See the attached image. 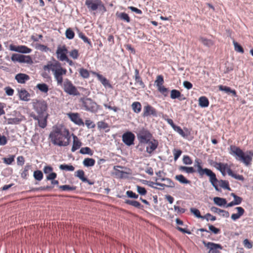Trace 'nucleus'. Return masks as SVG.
Segmentation results:
<instances>
[{"label":"nucleus","instance_id":"1","mask_svg":"<svg viewBox=\"0 0 253 253\" xmlns=\"http://www.w3.org/2000/svg\"><path fill=\"white\" fill-rule=\"evenodd\" d=\"M52 143L59 146H66L70 144L71 136L69 131L65 128L54 127L49 134Z\"/></svg>","mask_w":253,"mask_h":253},{"label":"nucleus","instance_id":"2","mask_svg":"<svg viewBox=\"0 0 253 253\" xmlns=\"http://www.w3.org/2000/svg\"><path fill=\"white\" fill-rule=\"evenodd\" d=\"M230 150V154L235 156L237 161L243 163L247 166L250 165L253 156V152L247 151L244 153L240 148L235 145H231Z\"/></svg>","mask_w":253,"mask_h":253},{"label":"nucleus","instance_id":"3","mask_svg":"<svg viewBox=\"0 0 253 253\" xmlns=\"http://www.w3.org/2000/svg\"><path fill=\"white\" fill-rule=\"evenodd\" d=\"M215 167L220 171V172L224 175V173L226 170L228 174L236 179L242 180H244V177L242 175L237 174L234 173L232 169L228 167L227 164H224L221 163H215Z\"/></svg>","mask_w":253,"mask_h":253},{"label":"nucleus","instance_id":"4","mask_svg":"<svg viewBox=\"0 0 253 253\" xmlns=\"http://www.w3.org/2000/svg\"><path fill=\"white\" fill-rule=\"evenodd\" d=\"M34 110L40 117H43L47 108V105L45 101L41 99H34L32 102Z\"/></svg>","mask_w":253,"mask_h":253},{"label":"nucleus","instance_id":"5","mask_svg":"<svg viewBox=\"0 0 253 253\" xmlns=\"http://www.w3.org/2000/svg\"><path fill=\"white\" fill-rule=\"evenodd\" d=\"M84 110L92 113L96 112L98 109L97 104L90 98L83 97L80 99Z\"/></svg>","mask_w":253,"mask_h":253},{"label":"nucleus","instance_id":"6","mask_svg":"<svg viewBox=\"0 0 253 253\" xmlns=\"http://www.w3.org/2000/svg\"><path fill=\"white\" fill-rule=\"evenodd\" d=\"M61 86L64 91L69 95L73 96L80 95V93L76 87L74 85L71 81L68 79H65Z\"/></svg>","mask_w":253,"mask_h":253},{"label":"nucleus","instance_id":"7","mask_svg":"<svg viewBox=\"0 0 253 253\" xmlns=\"http://www.w3.org/2000/svg\"><path fill=\"white\" fill-rule=\"evenodd\" d=\"M85 5L89 11H95L98 9L106 11L105 7L101 0H86Z\"/></svg>","mask_w":253,"mask_h":253},{"label":"nucleus","instance_id":"8","mask_svg":"<svg viewBox=\"0 0 253 253\" xmlns=\"http://www.w3.org/2000/svg\"><path fill=\"white\" fill-rule=\"evenodd\" d=\"M11 60L13 62L27 63L32 64L33 62L32 58L29 55H24L19 54H13L11 57Z\"/></svg>","mask_w":253,"mask_h":253},{"label":"nucleus","instance_id":"9","mask_svg":"<svg viewBox=\"0 0 253 253\" xmlns=\"http://www.w3.org/2000/svg\"><path fill=\"white\" fill-rule=\"evenodd\" d=\"M137 136L140 143L146 144L149 142L152 136L149 131L143 129L138 132Z\"/></svg>","mask_w":253,"mask_h":253},{"label":"nucleus","instance_id":"10","mask_svg":"<svg viewBox=\"0 0 253 253\" xmlns=\"http://www.w3.org/2000/svg\"><path fill=\"white\" fill-rule=\"evenodd\" d=\"M203 244L209 249L208 253H221L220 250L222 249V247L220 244L206 242H203Z\"/></svg>","mask_w":253,"mask_h":253},{"label":"nucleus","instance_id":"11","mask_svg":"<svg viewBox=\"0 0 253 253\" xmlns=\"http://www.w3.org/2000/svg\"><path fill=\"white\" fill-rule=\"evenodd\" d=\"M68 53V49L66 46L64 45L63 46H59L56 51L57 58L61 61H64V60L68 57L67 53Z\"/></svg>","mask_w":253,"mask_h":253},{"label":"nucleus","instance_id":"12","mask_svg":"<svg viewBox=\"0 0 253 253\" xmlns=\"http://www.w3.org/2000/svg\"><path fill=\"white\" fill-rule=\"evenodd\" d=\"M66 73V69L62 68L53 74L54 78L57 82V85H62V83L63 82V76L65 75Z\"/></svg>","mask_w":253,"mask_h":253},{"label":"nucleus","instance_id":"13","mask_svg":"<svg viewBox=\"0 0 253 253\" xmlns=\"http://www.w3.org/2000/svg\"><path fill=\"white\" fill-rule=\"evenodd\" d=\"M62 68L61 63L58 61H54L53 62H49L43 67L44 70H50L53 74Z\"/></svg>","mask_w":253,"mask_h":253},{"label":"nucleus","instance_id":"14","mask_svg":"<svg viewBox=\"0 0 253 253\" xmlns=\"http://www.w3.org/2000/svg\"><path fill=\"white\" fill-rule=\"evenodd\" d=\"M9 49L11 51H16L22 53H29L32 49L25 45L16 46L13 44L9 45Z\"/></svg>","mask_w":253,"mask_h":253},{"label":"nucleus","instance_id":"15","mask_svg":"<svg viewBox=\"0 0 253 253\" xmlns=\"http://www.w3.org/2000/svg\"><path fill=\"white\" fill-rule=\"evenodd\" d=\"M135 136L131 132H127L123 134L122 140L123 142L127 146H130L133 144Z\"/></svg>","mask_w":253,"mask_h":253},{"label":"nucleus","instance_id":"16","mask_svg":"<svg viewBox=\"0 0 253 253\" xmlns=\"http://www.w3.org/2000/svg\"><path fill=\"white\" fill-rule=\"evenodd\" d=\"M197 172L201 177L203 176L204 175L208 176L209 177L210 182L216 177L215 174L211 170L207 168L200 169Z\"/></svg>","mask_w":253,"mask_h":253},{"label":"nucleus","instance_id":"17","mask_svg":"<svg viewBox=\"0 0 253 253\" xmlns=\"http://www.w3.org/2000/svg\"><path fill=\"white\" fill-rule=\"evenodd\" d=\"M197 172L201 177L203 176L204 175L208 176L209 177L210 182L216 177L215 174L211 170L207 168L200 169Z\"/></svg>","mask_w":253,"mask_h":253},{"label":"nucleus","instance_id":"18","mask_svg":"<svg viewBox=\"0 0 253 253\" xmlns=\"http://www.w3.org/2000/svg\"><path fill=\"white\" fill-rule=\"evenodd\" d=\"M190 211L197 218L202 219H206L207 221L209 220L208 218V216L211 217L210 220L214 221L216 220V217L212 215L211 214L208 213H207L205 216H202L199 210L195 208H191Z\"/></svg>","mask_w":253,"mask_h":253},{"label":"nucleus","instance_id":"19","mask_svg":"<svg viewBox=\"0 0 253 253\" xmlns=\"http://www.w3.org/2000/svg\"><path fill=\"white\" fill-rule=\"evenodd\" d=\"M67 115L71 121L76 125L84 126V123L78 113H68Z\"/></svg>","mask_w":253,"mask_h":253},{"label":"nucleus","instance_id":"20","mask_svg":"<svg viewBox=\"0 0 253 253\" xmlns=\"http://www.w3.org/2000/svg\"><path fill=\"white\" fill-rule=\"evenodd\" d=\"M149 116L156 117L157 113V111L154 108L149 105H147L144 107L143 116L145 117Z\"/></svg>","mask_w":253,"mask_h":253},{"label":"nucleus","instance_id":"21","mask_svg":"<svg viewBox=\"0 0 253 253\" xmlns=\"http://www.w3.org/2000/svg\"><path fill=\"white\" fill-rule=\"evenodd\" d=\"M146 144H148V146L146 148V151L149 154H152V152L157 149L158 146V142L157 140L155 139H153L152 141L150 140L149 142Z\"/></svg>","mask_w":253,"mask_h":253},{"label":"nucleus","instance_id":"22","mask_svg":"<svg viewBox=\"0 0 253 253\" xmlns=\"http://www.w3.org/2000/svg\"><path fill=\"white\" fill-rule=\"evenodd\" d=\"M18 93L19 97L21 100L27 101L29 100L30 95L25 89H18Z\"/></svg>","mask_w":253,"mask_h":253},{"label":"nucleus","instance_id":"23","mask_svg":"<svg viewBox=\"0 0 253 253\" xmlns=\"http://www.w3.org/2000/svg\"><path fill=\"white\" fill-rule=\"evenodd\" d=\"M75 176L78 177L83 182H87L89 185H92L93 184V182H90L87 178L85 177L84 176V172L83 170L80 169L77 170L75 174Z\"/></svg>","mask_w":253,"mask_h":253},{"label":"nucleus","instance_id":"24","mask_svg":"<svg viewBox=\"0 0 253 253\" xmlns=\"http://www.w3.org/2000/svg\"><path fill=\"white\" fill-rule=\"evenodd\" d=\"M15 79L18 83L24 84L30 79V77L25 74L19 73L15 76Z\"/></svg>","mask_w":253,"mask_h":253},{"label":"nucleus","instance_id":"25","mask_svg":"<svg viewBox=\"0 0 253 253\" xmlns=\"http://www.w3.org/2000/svg\"><path fill=\"white\" fill-rule=\"evenodd\" d=\"M161 180L162 181H165V183H161L160 184H157V186H160L161 187H170L173 188L174 187V184L173 182L169 178H162L161 179Z\"/></svg>","mask_w":253,"mask_h":253},{"label":"nucleus","instance_id":"26","mask_svg":"<svg viewBox=\"0 0 253 253\" xmlns=\"http://www.w3.org/2000/svg\"><path fill=\"white\" fill-rule=\"evenodd\" d=\"M73 146L71 149L72 152H74L76 151L77 149H79L80 147L82 146V142L79 140L78 137L76 135H74L73 134Z\"/></svg>","mask_w":253,"mask_h":253},{"label":"nucleus","instance_id":"27","mask_svg":"<svg viewBox=\"0 0 253 253\" xmlns=\"http://www.w3.org/2000/svg\"><path fill=\"white\" fill-rule=\"evenodd\" d=\"M236 209L237 210L238 213H233L231 215V219L234 221L239 219L242 215L244 214L245 212L244 209L241 207H236Z\"/></svg>","mask_w":253,"mask_h":253},{"label":"nucleus","instance_id":"28","mask_svg":"<svg viewBox=\"0 0 253 253\" xmlns=\"http://www.w3.org/2000/svg\"><path fill=\"white\" fill-rule=\"evenodd\" d=\"M134 79L135 81V84H138L139 86L142 88L145 87V84L142 82L141 77L139 75V70L137 69L135 70Z\"/></svg>","mask_w":253,"mask_h":253},{"label":"nucleus","instance_id":"29","mask_svg":"<svg viewBox=\"0 0 253 253\" xmlns=\"http://www.w3.org/2000/svg\"><path fill=\"white\" fill-rule=\"evenodd\" d=\"M211 211L215 213H217L219 214H222L223 217H228L229 213L228 211L218 209L215 207H212L211 209Z\"/></svg>","mask_w":253,"mask_h":253},{"label":"nucleus","instance_id":"30","mask_svg":"<svg viewBox=\"0 0 253 253\" xmlns=\"http://www.w3.org/2000/svg\"><path fill=\"white\" fill-rule=\"evenodd\" d=\"M199 105L202 108L208 107L209 105V101L208 99L204 96L200 97L199 98Z\"/></svg>","mask_w":253,"mask_h":253},{"label":"nucleus","instance_id":"31","mask_svg":"<svg viewBox=\"0 0 253 253\" xmlns=\"http://www.w3.org/2000/svg\"><path fill=\"white\" fill-rule=\"evenodd\" d=\"M220 90L224 91L228 94H232L234 96H236V92L235 90H232L230 87L226 86L220 85L219 86Z\"/></svg>","mask_w":253,"mask_h":253},{"label":"nucleus","instance_id":"32","mask_svg":"<svg viewBox=\"0 0 253 253\" xmlns=\"http://www.w3.org/2000/svg\"><path fill=\"white\" fill-rule=\"evenodd\" d=\"M125 203L139 209H142L143 208V206L141 205L139 202L136 201L126 200L125 201Z\"/></svg>","mask_w":253,"mask_h":253},{"label":"nucleus","instance_id":"33","mask_svg":"<svg viewBox=\"0 0 253 253\" xmlns=\"http://www.w3.org/2000/svg\"><path fill=\"white\" fill-rule=\"evenodd\" d=\"M182 96L180 92L176 89H172L170 91V98L172 99H179V100L182 99L180 98V97Z\"/></svg>","mask_w":253,"mask_h":253},{"label":"nucleus","instance_id":"34","mask_svg":"<svg viewBox=\"0 0 253 253\" xmlns=\"http://www.w3.org/2000/svg\"><path fill=\"white\" fill-rule=\"evenodd\" d=\"M47 115L46 116L43 115L42 118H39L38 120L39 126L42 128H45L47 126Z\"/></svg>","mask_w":253,"mask_h":253},{"label":"nucleus","instance_id":"35","mask_svg":"<svg viewBox=\"0 0 253 253\" xmlns=\"http://www.w3.org/2000/svg\"><path fill=\"white\" fill-rule=\"evenodd\" d=\"M213 202L215 204L220 207L225 206L226 204V200L225 199L217 197L213 198Z\"/></svg>","mask_w":253,"mask_h":253},{"label":"nucleus","instance_id":"36","mask_svg":"<svg viewBox=\"0 0 253 253\" xmlns=\"http://www.w3.org/2000/svg\"><path fill=\"white\" fill-rule=\"evenodd\" d=\"M95 163V161L93 159L89 158L84 159L83 162V165L87 167L93 166Z\"/></svg>","mask_w":253,"mask_h":253},{"label":"nucleus","instance_id":"37","mask_svg":"<svg viewBox=\"0 0 253 253\" xmlns=\"http://www.w3.org/2000/svg\"><path fill=\"white\" fill-rule=\"evenodd\" d=\"M36 87L41 92L43 93H47L49 90L48 85L44 83L38 84L37 85Z\"/></svg>","mask_w":253,"mask_h":253},{"label":"nucleus","instance_id":"38","mask_svg":"<svg viewBox=\"0 0 253 253\" xmlns=\"http://www.w3.org/2000/svg\"><path fill=\"white\" fill-rule=\"evenodd\" d=\"M133 111L136 113H139L141 110V105L139 102H134L131 105Z\"/></svg>","mask_w":253,"mask_h":253},{"label":"nucleus","instance_id":"39","mask_svg":"<svg viewBox=\"0 0 253 253\" xmlns=\"http://www.w3.org/2000/svg\"><path fill=\"white\" fill-rule=\"evenodd\" d=\"M78 36L84 42L87 43L89 44V45L91 47L92 44L91 42L89 39L87 37H86L84 34L82 32L78 31Z\"/></svg>","mask_w":253,"mask_h":253},{"label":"nucleus","instance_id":"40","mask_svg":"<svg viewBox=\"0 0 253 253\" xmlns=\"http://www.w3.org/2000/svg\"><path fill=\"white\" fill-rule=\"evenodd\" d=\"M117 16L120 18L121 20L126 21L127 23L130 22V19L128 14L122 12L120 13H117Z\"/></svg>","mask_w":253,"mask_h":253},{"label":"nucleus","instance_id":"41","mask_svg":"<svg viewBox=\"0 0 253 253\" xmlns=\"http://www.w3.org/2000/svg\"><path fill=\"white\" fill-rule=\"evenodd\" d=\"M175 179L183 184H189L190 181L187 180L183 175L179 174L175 176Z\"/></svg>","mask_w":253,"mask_h":253},{"label":"nucleus","instance_id":"42","mask_svg":"<svg viewBox=\"0 0 253 253\" xmlns=\"http://www.w3.org/2000/svg\"><path fill=\"white\" fill-rule=\"evenodd\" d=\"M24 117L21 116L20 118H10L8 120V124H18L22 121L23 120Z\"/></svg>","mask_w":253,"mask_h":253},{"label":"nucleus","instance_id":"43","mask_svg":"<svg viewBox=\"0 0 253 253\" xmlns=\"http://www.w3.org/2000/svg\"><path fill=\"white\" fill-rule=\"evenodd\" d=\"M118 168H123V167L119 166L114 167V169L115 170V174L121 178H123L124 177V174H127V173L124 171L119 170Z\"/></svg>","mask_w":253,"mask_h":253},{"label":"nucleus","instance_id":"44","mask_svg":"<svg viewBox=\"0 0 253 253\" xmlns=\"http://www.w3.org/2000/svg\"><path fill=\"white\" fill-rule=\"evenodd\" d=\"M179 169L182 171H185L187 173H192L195 172V170L193 167L180 166L179 168Z\"/></svg>","mask_w":253,"mask_h":253},{"label":"nucleus","instance_id":"45","mask_svg":"<svg viewBox=\"0 0 253 253\" xmlns=\"http://www.w3.org/2000/svg\"><path fill=\"white\" fill-rule=\"evenodd\" d=\"M200 41L205 46L208 47H210L212 46L213 44L212 41L211 40H208L204 38H201L200 39Z\"/></svg>","mask_w":253,"mask_h":253},{"label":"nucleus","instance_id":"46","mask_svg":"<svg viewBox=\"0 0 253 253\" xmlns=\"http://www.w3.org/2000/svg\"><path fill=\"white\" fill-rule=\"evenodd\" d=\"M59 169L61 170H65L66 171H74L75 168L72 165H68L66 164H62L59 166Z\"/></svg>","mask_w":253,"mask_h":253},{"label":"nucleus","instance_id":"47","mask_svg":"<svg viewBox=\"0 0 253 253\" xmlns=\"http://www.w3.org/2000/svg\"><path fill=\"white\" fill-rule=\"evenodd\" d=\"M33 176L36 180L41 181L43 178V173L42 171L37 170L34 172Z\"/></svg>","mask_w":253,"mask_h":253},{"label":"nucleus","instance_id":"48","mask_svg":"<svg viewBox=\"0 0 253 253\" xmlns=\"http://www.w3.org/2000/svg\"><path fill=\"white\" fill-rule=\"evenodd\" d=\"M65 35L67 39L71 40L74 38L75 33L71 28H68L66 30Z\"/></svg>","mask_w":253,"mask_h":253},{"label":"nucleus","instance_id":"49","mask_svg":"<svg viewBox=\"0 0 253 253\" xmlns=\"http://www.w3.org/2000/svg\"><path fill=\"white\" fill-rule=\"evenodd\" d=\"M96 76L97 77L98 80L105 86H106L107 84H109L108 80L105 77H104L102 75L97 73V74H96Z\"/></svg>","mask_w":253,"mask_h":253},{"label":"nucleus","instance_id":"50","mask_svg":"<svg viewBox=\"0 0 253 253\" xmlns=\"http://www.w3.org/2000/svg\"><path fill=\"white\" fill-rule=\"evenodd\" d=\"M31 166L29 165H27L25 166L23 170L21 173V176L23 178L26 179L27 178V176L29 174L28 171L29 170Z\"/></svg>","mask_w":253,"mask_h":253},{"label":"nucleus","instance_id":"51","mask_svg":"<svg viewBox=\"0 0 253 253\" xmlns=\"http://www.w3.org/2000/svg\"><path fill=\"white\" fill-rule=\"evenodd\" d=\"M80 153L82 154H88L90 156L93 154L91 150L88 147L82 148L80 150Z\"/></svg>","mask_w":253,"mask_h":253},{"label":"nucleus","instance_id":"52","mask_svg":"<svg viewBox=\"0 0 253 253\" xmlns=\"http://www.w3.org/2000/svg\"><path fill=\"white\" fill-rule=\"evenodd\" d=\"M59 189H62L63 191H74L76 190V187L74 186H70L69 185H61L59 187Z\"/></svg>","mask_w":253,"mask_h":253},{"label":"nucleus","instance_id":"53","mask_svg":"<svg viewBox=\"0 0 253 253\" xmlns=\"http://www.w3.org/2000/svg\"><path fill=\"white\" fill-rule=\"evenodd\" d=\"M69 56L74 59H77L79 57V51L76 49L72 50L69 52Z\"/></svg>","mask_w":253,"mask_h":253},{"label":"nucleus","instance_id":"54","mask_svg":"<svg viewBox=\"0 0 253 253\" xmlns=\"http://www.w3.org/2000/svg\"><path fill=\"white\" fill-rule=\"evenodd\" d=\"M233 45L234 46L235 50L237 52H239L243 53L244 52V49L243 47L236 42L233 41Z\"/></svg>","mask_w":253,"mask_h":253},{"label":"nucleus","instance_id":"55","mask_svg":"<svg viewBox=\"0 0 253 253\" xmlns=\"http://www.w3.org/2000/svg\"><path fill=\"white\" fill-rule=\"evenodd\" d=\"M79 73L80 75L84 78H87L89 76L88 71L86 69L82 68L80 70Z\"/></svg>","mask_w":253,"mask_h":253},{"label":"nucleus","instance_id":"56","mask_svg":"<svg viewBox=\"0 0 253 253\" xmlns=\"http://www.w3.org/2000/svg\"><path fill=\"white\" fill-rule=\"evenodd\" d=\"M220 186L225 189L230 190V188L229 186L228 182L226 180H221L219 182Z\"/></svg>","mask_w":253,"mask_h":253},{"label":"nucleus","instance_id":"57","mask_svg":"<svg viewBox=\"0 0 253 253\" xmlns=\"http://www.w3.org/2000/svg\"><path fill=\"white\" fill-rule=\"evenodd\" d=\"M157 87L162 85L164 83L163 77L162 75H159L157 77V79L155 81Z\"/></svg>","mask_w":253,"mask_h":253},{"label":"nucleus","instance_id":"58","mask_svg":"<svg viewBox=\"0 0 253 253\" xmlns=\"http://www.w3.org/2000/svg\"><path fill=\"white\" fill-rule=\"evenodd\" d=\"M137 192L141 195H145L147 193V191L145 188L137 185L136 186Z\"/></svg>","mask_w":253,"mask_h":253},{"label":"nucleus","instance_id":"59","mask_svg":"<svg viewBox=\"0 0 253 253\" xmlns=\"http://www.w3.org/2000/svg\"><path fill=\"white\" fill-rule=\"evenodd\" d=\"M183 163L185 165H191L192 161L189 156L185 155L183 157Z\"/></svg>","mask_w":253,"mask_h":253},{"label":"nucleus","instance_id":"60","mask_svg":"<svg viewBox=\"0 0 253 253\" xmlns=\"http://www.w3.org/2000/svg\"><path fill=\"white\" fill-rule=\"evenodd\" d=\"M173 129L175 131H176L177 133H178L182 137H184L186 136V134H185V132L183 131V130L182 129V128L180 126H176L174 127Z\"/></svg>","mask_w":253,"mask_h":253},{"label":"nucleus","instance_id":"61","mask_svg":"<svg viewBox=\"0 0 253 253\" xmlns=\"http://www.w3.org/2000/svg\"><path fill=\"white\" fill-rule=\"evenodd\" d=\"M3 162L7 165H10L14 160V156H11L9 158H4Z\"/></svg>","mask_w":253,"mask_h":253},{"label":"nucleus","instance_id":"62","mask_svg":"<svg viewBox=\"0 0 253 253\" xmlns=\"http://www.w3.org/2000/svg\"><path fill=\"white\" fill-rule=\"evenodd\" d=\"M85 124L88 128H93L95 126V124L90 120H86Z\"/></svg>","mask_w":253,"mask_h":253},{"label":"nucleus","instance_id":"63","mask_svg":"<svg viewBox=\"0 0 253 253\" xmlns=\"http://www.w3.org/2000/svg\"><path fill=\"white\" fill-rule=\"evenodd\" d=\"M158 90L163 94L165 96L167 95V92L168 91V89L167 88L165 87L164 86L161 85L159 87H158Z\"/></svg>","mask_w":253,"mask_h":253},{"label":"nucleus","instance_id":"64","mask_svg":"<svg viewBox=\"0 0 253 253\" xmlns=\"http://www.w3.org/2000/svg\"><path fill=\"white\" fill-rule=\"evenodd\" d=\"M173 152L174 155V161H176L181 155L182 151L180 150L174 149Z\"/></svg>","mask_w":253,"mask_h":253}]
</instances>
